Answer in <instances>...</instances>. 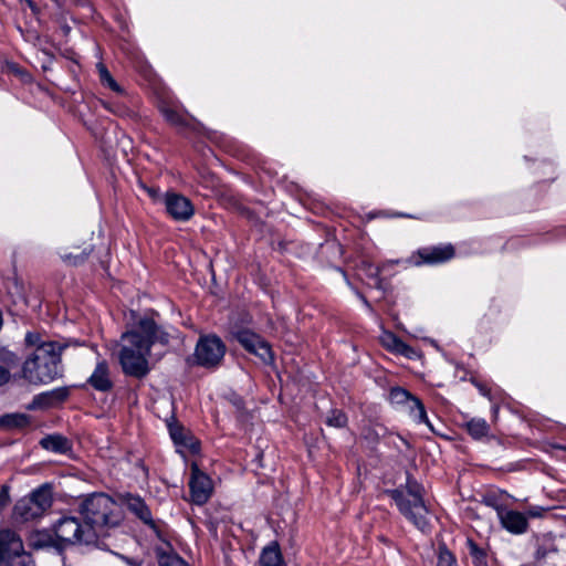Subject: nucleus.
<instances>
[{
	"label": "nucleus",
	"instance_id": "obj_11",
	"mask_svg": "<svg viewBox=\"0 0 566 566\" xmlns=\"http://www.w3.org/2000/svg\"><path fill=\"white\" fill-rule=\"evenodd\" d=\"M120 502L126 509L146 526H148L159 538L161 537V531L153 518L151 511L147 505L146 501L139 494H133L125 492L119 496Z\"/></svg>",
	"mask_w": 566,
	"mask_h": 566
},
{
	"label": "nucleus",
	"instance_id": "obj_48",
	"mask_svg": "<svg viewBox=\"0 0 566 566\" xmlns=\"http://www.w3.org/2000/svg\"><path fill=\"white\" fill-rule=\"evenodd\" d=\"M363 305L366 307V310H367L369 313H374V308H373V306H371L370 302H369L367 298H364Z\"/></svg>",
	"mask_w": 566,
	"mask_h": 566
},
{
	"label": "nucleus",
	"instance_id": "obj_50",
	"mask_svg": "<svg viewBox=\"0 0 566 566\" xmlns=\"http://www.w3.org/2000/svg\"><path fill=\"white\" fill-rule=\"evenodd\" d=\"M353 290L355 291V294L357 295V297H358L361 302H364V298H366V296H365L361 292H359L358 290H356V289H354V287H353Z\"/></svg>",
	"mask_w": 566,
	"mask_h": 566
},
{
	"label": "nucleus",
	"instance_id": "obj_2",
	"mask_svg": "<svg viewBox=\"0 0 566 566\" xmlns=\"http://www.w3.org/2000/svg\"><path fill=\"white\" fill-rule=\"evenodd\" d=\"M66 343H50L24 359L19 377L32 385H46L63 376L62 353Z\"/></svg>",
	"mask_w": 566,
	"mask_h": 566
},
{
	"label": "nucleus",
	"instance_id": "obj_5",
	"mask_svg": "<svg viewBox=\"0 0 566 566\" xmlns=\"http://www.w3.org/2000/svg\"><path fill=\"white\" fill-rule=\"evenodd\" d=\"M56 537L55 548L64 551L72 545H97V537L93 528L86 527L74 516H62L53 526Z\"/></svg>",
	"mask_w": 566,
	"mask_h": 566
},
{
	"label": "nucleus",
	"instance_id": "obj_4",
	"mask_svg": "<svg viewBox=\"0 0 566 566\" xmlns=\"http://www.w3.org/2000/svg\"><path fill=\"white\" fill-rule=\"evenodd\" d=\"M116 502L106 493L94 492L85 495L78 504V512L86 527H92L98 538L104 531L118 526L119 515Z\"/></svg>",
	"mask_w": 566,
	"mask_h": 566
},
{
	"label": "nucleus",
	"instance_id": "obj_6",
	"mask_svg": "<svg viewBox=\"0 0 566 566\" xmlns=\"http://www.w3.org/2000/svg\"><path fill=\"white\" fill-rule=\"evenodd\" d=\"M52 504L53 488L50 483H43L17 501L13 507V517L20 522L39 518Z\"/></svg>",
	"mask_w": 566,
	"mask_h": 566
},
{
	"label": "nucleus",
	"instance_id": "obj_42",
	"mask_svg": "<svg viewBox=\"0 0 566 566\" xmlns=\"http://www.w3.org/2000/svg\"><path fill=\"white\" fill-rule=\"evenodd\" d=\"M12 378L11 371L4 366L0 365V387H3L10 382Z\"/></svg>",
	"mask_w": 566,
	"mask_h": 566
},
{
	"label": "nucleus",
	"instance_id": "obj_41",
	"mask_svg": "<svg viewBox=\"0 0 566 566\" xmlns=\"http://www.w3.org/2000/svg\"><path fill=\"white\" fill-rule=\"evenodd\" d=\"M229 400L238 411L242 412L245 409L244 399L240 395L232 394Z\"/></svg>",
	"mask_w": 566,
	"mask_h": 566
},
{
	"label": "nucleus",
	"instance_id": "obj_18",
	"mask_svg": "<svg viewBox=\"0 0 566 566\" xmlns=\"http://www.w3.org/2000/svg\"><path fill=\"white\" fill-rule=\"evenodd\" d=\"M381 344L387 350L409 359H412L416 355L415 348L405 343L392 332L384 333L381 336Z\"/></svg>",
	"mask_w": 566,
	"mask_h": 566
},
{
	"label": "nucleus",
	"instance_id": "obj_35",
	"mask_svg": "<svg viewBox=\"0 0 566 566\" xmlns=\"http://www.w3.org/2000/svg\"><path fill=\"white\" fill-rule=\"evenodd\" d=\"M24 343L28 347H34V350H38L40 347H44L50 343H56L55 340H44L40 333L38 332H28L24 337Z\"/></svg>",
	"mask_w": 566,
	"mask_h": 566
},
{
	"label": "nucleus",
	"instance_id": "obj_34",
	"mask_svg": "<svg viewBox=\"0 0 566 566\" xmlns=\"http://www.w3.org/2000/svg\"><path fill=\"white\" fill-rule=\"evenodd\" d=\"M56 537L50 533H38L32 542L34 548L54 547L55 548Z\"/></svg>",
	"mask_w": 566,
	"mask_h": 566
},
{
	"label": "nucleus",
	"instance_id": "obj_23",
	"mask_svg": "<svg viewBox=\"0 0 566 566\" xmlns=\"http://www.w3.org/2000/svg\"><path fill=\"white\" fill-rule=\"evenodd\" d=\"M463 428L467 430L468 434L476 441L486 438L490 433V424L483 418H471L468 420Z\"/></svg>",
	"mask_w": 566,
	"mask_h": 566
},
{
	"label": "nucleus",
	"instance_id": "obj_40",
	"mask_svg": "<svg viewBox=\"0 0 566 566\" xmlns=\"http://www.w3.org/2000/svg\"><path fill=\"white\" fill-rule=\"evenodd\" d=\"M10 501V486L3 484L0 486V513L7 507Z\"/></svg>",
	"mask_w": 566,
	"mask_h": 566
},
{
	"label": "nucleus",
	"instance_id": "obj_49",
	"mask_svg": "<svg viewBox=\"0 0 566 566\" xmlns=\"http://www.w3.org/2000/svg\"><path fill=\"white\" fill-rule=\"evenodd\" d=\"M353 290L355 291V294L357 295V297H358L361 302H364V298H366V296H365L361 292H359L358 290H356V289H354V287H353Z\"/></svg>",
	"mask_w": 566,
	"mask_h": 566
},
{
	"label": "nucleus",
	"instance_id": "obj_30",
	"mask_svg": "<svg viewBox=\"0 0 566 566\" xmlns=\"http://www.w3.org/2000/svg\"><path fill=\"white\" fill-rule=\"evenodd\" d=\"M325 423L328 427L343 429L348 424V417L340 409H332L326 417Z\"/></svg>",
	"mask_w": 566,
	"mask_h": 566
},
{
	"label": "nucleus",
	"instance_id": "obj_12",
	"mask_svg": "<svg viewBox=\"0 0 566 566\" xmlns=\"http://www.w3.org/2000/svg\"><path fill=\"white\" fill-rule=\"evenodd\" d=\"M486 504L495 509L502 527L507 532L520 535L527 531L528 521L524 513L511 510L502 504H494L490 500H486Z\"/></svg>",
	"mask_w": 566,
	"mask_h": 566
},
{
	"label": "nucleus",
	"instance_id": "obj_45",
	"mask_svg": "<svg viewBox=\"0 0 566 566\" xmlns=\"http://www.w3.org/2000/svg\"><path fill=\"white\" fill-rule=\"evenodd\" d=\"M326 249L327 250H332L334 252H339L340 247L337 243H335V242H331V243L326 244Z\"/></svg>",
	"mask_w": 566,
	"mask_h": 566
},
{
	"label": "nucleus",
	"instance_id": "obj_3",
	"mask_svg": "<svg viewBox=\"0 0 566 566\" xmlns=\"http://www.w3.org/2000/svg\"><path fill=\"white\" fill-rule=\"evenodd\" d=\"M396 504L399 513L422 533L430 530V523L427 517L429 509L424 501V488L415 476L407 472L405 485L396 489L385 490Z\"/></svg>",
	"mask_w": 566,
	"mask_h": 566
},
{
	"label": "nucleus",
	"instance_id": "obj_44",
	"mask_svg": "<svg viewBox=\"0 0 566 566\" xmlns=\"http://www.w3.org/2000/svg\"><path fill=\"white\" fill-rule=\"evenodd\" d=\"M28 4V7L31 9V11L33 13H38L39 12V8L36 6V3L33 1V0H24Z\"/></svg>",
	"mask_w": 566,
	"mask_h": 566
},
{
	"label": "nucleus",
	"instance_id": "obj_16",
	"mask_svg": "<svg viewBox=\"0 0 566 566\" xmlns=\"http://www.w3.org/2000/svg\"><path fill=\"white\" fill-rule=\"evenodd\" d=\"M86 385H90L93 389L101 392H108L113 389L114 382L111 379L109 366L105 359L96 363L92 375L81 388H84Z\"/></svg>",
	"mask_w": 566,
	"mask_h": 566
},
{
	"label": "nucleus",
	"instance_id": "obj_46",
	"mask_svg": "<svg viewBox=\"0 0 566 566\" xmlns=\"http://www.w3.org/2000/svg\"><path fill=\"white\" fill-rule=\"evenodd\" d=\"M123 559L130 566H143V564L140 562H136L135 559H132V558H128V557H124L123 556Z\"/></svg>",
	"mask_w": 566,
	"mask_h": 566
},
{
	"label": "nucleus",
	"instance_id": "obj_25",
	"mask_svg": "<svg viewBox=\"0 0 566 566\" xmlns=\"http://www.w3.org/2000/svg\"><path fill=\"white\" fill-rule=\"evenodd\" d=\"M160 113L170 125L179 129H185L189 126L187 117L169 105H161Z\"/></svg>",
	"mask_w": 566,
	"mask_h": 566
},
{
	"label": "nucleus",
	"instance_id": "obj_33",
	"mask_svg": "<svg viewBox=\"0 0 566 566\" xmlns=\"http://www.w3.org/2000/svg\"><path fill=\"white\" fill-rule=\"evenodd\" d=\"M19 363L20 358L14 352L8 349L7 347L0 348V365L10 370L11 368L17 367Z\"/></svg>",
	"mask_w": 566,
	"mask_h": 566
},
{
	"label": "nucleus",
	"instance_id": "obj_26",
	"mask_svg": "<svg viewBox=\"0 0 566 566\" xmlns=\"http://www.w3.org/2000/svg\"><path fill=\"white\" fill-rule=\"evenodd\" d=\"M467 548L471 557L473 566H489L488 552L484 547L480 546L473 538H467Z\"/></svg>",
	"mask_w": 566,
	"mask_h": 566
},
{
	"label": "nucleus",
	"instance_id": "obj_54",
	"mask_svg": "<svg viewBox=\"0 0 566 566\" xmlns=\"http://www.w3.org/2000/svg\"><path fill=\"white\" fill-rule=\"evenodd\" d=\"M562 232H563L564 237L566 238V229H563Z\"/></svg>",
	"mask_w": 566,
	"mask_h": 566
},
{
	"label": "nucleus",
	"instance_id": "obj_29",
	"mask_svg": "<svg viewBox=\"0 0 566 566\" xmlns=\"http://www.w3.org/2000/svg\"><path fill=\"white\" fill-rule=\"evenodd\" d=\"M97 70L99 74V81L103 86L112 90L115 93H123V88L120 85L115 81V78L112 76L107 67L103 63L97 64Z\"/></svg>",
	"mask_w": 566,
	"mask_h": 566
},
{
	"label": "nucleus",
	"instance_id": "obj_22",
	"mask_svg": "<svg viewBox=\"0 0 566 566\" xmlns=\"http://www.w3.org/2000/svg\"><path fill=\"white\" fill-rule=\"evenodd\" d=\"M30 422V416L27 413L12 412L0 416V428L6 430L24 429Z\"/></svg>",
	"mask_w": 566,
	"mask_h": 566
},
{
	"label": "nucleus",
	"instance_id": "obj_37",
	"mask_svg": "<svg viewBox=\"0 0 566 566\" xmlns=\"http://www.w3.org/2000/svg\"><path fill=\"white\" fill-rule=\"evenodd\" d=\"M101 104L105 109L120 117L128 116L130 113V111L127 107L118 103L101 101Z\"/></svg>",
	"mask_w": 566,
	"mask_h": 566
},
{
	"label": "nucleus",
	"instance_id": "obj_27",
	"mask_svg": "<svg viewBox=\"0 0 566 566\" xmlns=\"http://www.w3.org/2000/svg\"><path fill=\"white\" fill-rule=\"evenodd\" d=\"M93 251H94V245L90 244V245L85 247L77 254H74V253L61 254V259L69 266H81L87 261V259L93 253Z\"/></svg>",
	"mask_w": 566,
	"mask_h": 566
},
{
	"label": "nucleus",
	"instance_id": "obj_20",
	"mask_svg": "<svg viewBox=\"0 0 566 566\" xmlns=\"http://www.w3.org/2000/svg\"><path fill=\"white\" fill-rule=\"evenodd\" d=\"M40 446L48 451L66 454L72 450V443L70 440L59 433L48 434L40 440Z\"/></svg>",
	"mask_w": 566,
	"mask_h": 566
},
{
	"label": "nucleus",
	"instance_id": "obj_55",
	"mask_svg": "<svg viewBox=\"0 0 566 566\" xmlns=\"http://www.w3.org/2000/svg\"><path fill=\"white\" fill-rule=\"evenodd\" d=\"M564 449L566 450V447Z\"/></svg>",
	"mask_w": 566,
	"mask_h": 566
},
{
	"label": "nucleus",
	"instance_id": "obj_31",
	"mask_svg": "<svg viewBox=\"0 0 566 566\" xmlns=\"http://www.w3.org/2000/svg\"><path fill=\"white\" fill-rule=\"evenodd\" d=\"M437 566H458L454 554L451 553L444 543L438 546Z\"/></svg>",
	"mask_w": 566,
	"mask_h": 566
},
{
	"label": "nucleus",
	"instance_id": "obj_14",
	"mask_svg": "<svg viewBox=\"0 0 566 566\" xmlns=\"http://www.w3.org/2000/svg\"><path fill=\"white\" fill-rule=\"evenodd\" d=\"M70 397V387H56L48 391L35 395L32 400L25 406L28 411L45 410L56 407Z\"/></svg>",
	"mask_w": 566,
	"mask_h": 566
},
{
	"label": "nucleus",
	"instance_id": "obj_7",
	"mask_svg": "<svg viewBox=\"0 0 566 566\" xmlns=\"http://www.w3.org/2000/svg\"><path fill=\"white\" fill-rule=\"evenodd\" d=\"M232 339L238 342L249 354L258 357L264 365H273L275 356L271 344L260 334L247 327L235 326L230 332Z\"/></svg>",
	"mask_w": 566,
	"mask_h": 566
},
{
	"label": "nucleus",
	"instance_id": "obj_19",
	"mask_svg": "<svg viewBox=\"0 0 566 566\" xmlns=\"http://www.w3.org/2000/svg\"><path fill=\"white\" fill-rule=\"evenodd\" d=\"M259 566H286L277 541H272L262 548Z\"/></svg>",
	"mask_w": 566,
	"mask_h": 566
},
{
	"label": "nucleus",
	"instance_id": "obj_52",
	"mask_svg": "<svg viewBox=\"0 0 566 566\" xmlns=\"http://www.w3.org/2000/svg\"><path fill=\"white\" fill-rule=\"evenodd\" d=\"M395 216L396 217H401V218H411V216L407 214V213H396Z\"/></svg>",
	"mask_w": 566,
	"mask_h": 566
},
{
	"label": "nucleus",
	"instance_id": "obj_28",
	"mask_svg": "<svg viewBox=\"0 0 566 566\" xmlns=\"http://www.w3.org/2000/svg\"><path fill=\"white\" fill-rule=\"evenodd\" d=\"M159 566H190L181 556L175 552L167 553L163 549L156 551Z\"/></svg>",
	"mask_w": 566,
	"mask_h": 566
},
{
	"label": "nucleus",
	"instance_id": "obj_53",
	"mask_svg": "<svg viewBox=\"0 0 566 566\" xmlns=\"http://www.w3.org/2000/svg\"><path fill=\"white\" fill-rule=\"evenodd\" d=\"M530 515L535 517V516H538L539 513L537 511H530Z\"/></svg>",
	"mask_w": 566,
	"mask_h": 566
},
{
	"label": "nucleus",
	"instance_id": "obj_47",
	"mask_svg": "<svg viewBox=\"0 0 566 566\" xmlns=\"http://www.w3.org/2000/svg\"><path fill=\"white\" fill-rule=\"evenodd\" d=\"M336 270L342 273V275L344 276V279H345V281L347 283V285L353 287L350 281H349V279L347 276V273L342 268H336Z\"/></svg>",
	"mask_w": 566,
	"mask_h": 566
},
{
	"label": "nucleus",
	"instance_id": "obj_36",
	"mask_svg": "<svg viewBox=\"0 0 566 566\" xmlns=\"http://www.w3.org/2000/svg\"><path fill=\"white\" fill-rule=\"evenodd\" d=\"M140 188L148 195L154 203H164L165 193L160 191L159 187L140 184Z\"/></svg>",
	"mask_w": 566,
	"mask_h": 566
},
{
	"label": "nucleus",
	"instance_id": "obj_15",
	"mask_svg": "<svg viewBox=\"0 0 566 566\" xmlns=\"http://www.w3.org/2000/svg\"><path fill=\"white\" fill-rule=\"evenodd\" d=\"M21 554L27 552L20 536L9 528L0 530V566Z\"/></svg>",
	"mask_w": 566,
	"mask_h": 566
},
{
	"label": "nucleus",
	"instance_id": "obj_24",
	"mask_svg": "<svg viewBox=\"0 0 566 566\" xmlns=\"http://www.w3.org/2000/svg\"><path fill=\"white\" fill-rule=\"evenodd\" d=\"M357 271L360 275L365 276L366 279L371 280L373 286L378 290H382V280L380 277V273L382 271V268L379 265H376L369 261L363 260L357 265Z\"/></svg>",
	"mask_w": 566,
	"mask_h": 566
},
{
	"label": "nucleus",
	"instance_id": "obj_17",
	"mask_svg": "<svg viewBox=\"0 0 566 566\" xmlns=\"http://www.w3.org/2000/svg\"><path fill=\"white\" fill-rule=\"evenodd\" d=\"M166 424L175 446L186 448L191 452L199 451V443L185 431L184 426L175 417L167 419Z\"/></svg>",
	"mask_w": 566,
	"mask_h": 566
},
{
	"label": "nucleus",
	"instance_id": "obj_51",
	"mask_svg": "<svg viewBox=\"0 0 566 566\" xmlns=\"http://www.w3.org/2000/svg\"><path fill=\"white\" fill-rule=\"evenodd\" d=\"M378 539H379L380 542H382L384 544H386V545H389V544H390V541H389L387 537H385V536H378Z\"/></svg>",
	"mask_w": 566,
	"mask_h": 566
},
{
	"label": "nucleus",
	"instance_id": "obj_21",
	"mask_svg": "<svg viewBox=\"0 0 566 566\" xmlns=\"http://www.w3.org/2000/svg\"><path fill=\"white\" fill-rule=\"evenodd\" d=\"M403 407L416 423H424L432 432H434V429L427 416L424 405L418 397L412 395Z\"/></svg>",
	"mask_w": 566,
	"mask_h": 566
},
{
	"label": "nucleus",
	"instance_id": "obj_32",
	"mask_svg": "<svg viewBox=\"0 0 566 566\" xmlns=\"http://www.w3.org/2000/svg\"><path fill=\"white\" fill-rule=\"evenodd\" d=\"M411 396L412 394L409 390L400 386L392 387L389 391L390 402L397 406L403 407L407 405Z\"/></svg>",
	"mask_w": 566,
	"mask_h": 566
},
{
	"label": "nucleus",
	"instance_id": "obj_39",
	"mask_svg": "<svg viewBox=\"0 0 566 566\" xmlns=\"http://www.w3.org/2000/svg\"><path fill=\"white\" fill-rule=\"evenodd\" d=\"M361 437L369 446L373 447L377 446L380 441V434L374 427L365 428Z\"/></svg>",
	"mask_w": 566,
	"mask_h": 566
},
{
	"label": "nucleus",
	"instance_id": "obj_38",
	"mask_svg": "<svg viewBox=\"0 0 566 566\" xmlns=\"http://www.w3.org/2000/svg\"><path fill=\"white\" fill-rule=\"evenodd\" d=\"M1 566H35L31 554H21Z\"/></svg>",
	"mask_w": 566,
	"mask_h": 566
},
{
	"label": "nucleus",
	"instance_id": "obj_43",
	"mask_svg": "<svg viewBox=\"0 0 566 566\" xmlns=\"http://www.w3.org/2000/svg\"><path fill=\"white\" fill-rule=\"evenodd\" d=\"M473 384L478 388V390L480 391L481 395L489 396L490 390L484 385H482L478 381H473Z\"/></svg>",
	"mask_w": 566,
	"mask_h": 566
},
{
	"label": "nucleus",
	"instance_id": "obj_1",
	"mask_svg": "<svg viewBox=\"0 0 566 566\" xmlns=\"http://www.w3.org/2000/svg\"><path fill=\"white\" fill-rule=\"evenodd\" d=\"M169 338V334L153 318L140 317L136 322L135 328L122 334L124 345L119 349L118 360L123 373L138 379L147 376L149 373L147 357L153 345L156 343L168 345Z\"/></svg>",
	"mask_w": 566,
	"mask_h": 566
},
{
	"label": "nucleus",
	"instance_id": "obj_10",
	"mask_svg": "<svg viewBox=\"0 0 566 566\" xmlns=\"http://www.w3.org/2000/svg\"><path fill=\"white\" fill-rule=\"evenodd\" d=\"M163 206L167 216L176 222L189 221L196 211L189 198L174 190L165 192Z\"/></svg>",
	"mask_w": 566,
	"mask_h": 566
},
{
	"label": "nucleus",
	"instance_id": "obj_13",
	"mask_svg": "<svg viewBox=\"0 0 566 566\" xmlns=\"http://www.w3.org/2000/svg\"><path fill=\"white\" fill-rule=\"evenodd\" d=\"M455 255V250L451 243L418 249L413 255L415 265H437L450 261Z\"/></svg>",
	"mask_w": 566,
	"mask_h": 566
},
{
	"label": "nucleus",
	"instance_id": "obj_9",
	"mask_svg": "<svg viewBox=\"0 0 566 566\" xmlns=\"http://www.w3.org/2000/svg\"><path fill=\"white\" fill-rule=\"evenodd\" d=\"M190 490V501L195 505H205L213 493V482L211 478L201 471L197 463L190 467V479L188 482Z\"/></svg>",
	"mask_w": 566,
	"mask_h": 566
},
{
	"label": "nucleus",
	"instance_id": "obj_8",
	"mask_svg": "<svg viewBox=\"0 0 566 566\" xmlns=\"http://www.w3.org/2000/svg\"><path fill=\"white\" fill-rule=\"evenodd\" d=\"M226 349L219 336L214 334L201 336L195 348L196 364L205 368H216L222 361Z\"/></svg>",
	"mask_w": 566,
	"mask_h": 566
}]
</instances>
